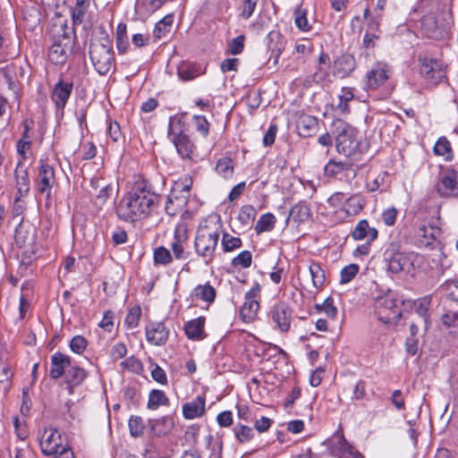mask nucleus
Masks as SVG:
<instances>
[{
	"label": "nucleus",
	"instance_id": "nucleus-36",
	"mask_svg": "<svg viewBox=\"0 0 458 458\" xmlns=\"http://www.w3.org/2000/svg\"><path fill=\"white\" fill-rule=\"evenodd\" d=\"M233 432L234 437L240 444H246L251 441L254 438L255 433L252 428L243 425L242 423H237L233 428Z\"/></svg>",
	"mask_w": 458,
	"mask_h": 458
},
{
	"label": "nucleus",
	"instance_id": "nucleus-33",
	"mask_svg": "<svg viewBox=\"0 0 458 458\" xmlns=\"http://www.w3.org/2000/svg\"><path fill=\"white\" fill-rule=\"evenodd\" d=\"M173 420L169 417L148 420L150 432L155 436H163L169 432L173 428Z\"/></svg>",
	"mask_w": 458,
	"mask_h": 458
},
{
	"label": "nucleus",
	"instance_id": "nucleus-58",
	"mask_svg": "<svg viewBox=\"0 0 458 458\" xmlns=\"http://www.w3.org/2000/svg\"><path fill=\"white\" fill-rule=\"evenodd\" d=\"M193 123L197 131L207 137L209 132V123L204 115H194Z\"/></svg>",
	"mask_w": 458,
	"mask_h": 458
},
{
	"label": "nucleus",
	"instance_id": "nucleus-31",
	"mask_svg": "<svg viewBox=\"0 0 458 458\" xmlns=\"http://www.w3.org/2000/svg\"><path fill=\"white\" fill-rule=\"evenodd\" d=\"M433 152L436 156L442 157L446 162L452 161L454 157L451 142L445 136L437 139L433 147Z\"/></svg>",
	"mask_w": 458,
	"mask_h": 458
},
{
	"label": "nucleus",
	"instance_id": "nucleus-27",
	"mask_svg": "<svg viewBox=\"0 0 458 458\" xmlns=\"http://www.w3.org/2000/svg\"><path fill=\"white\" fill-rule=\"evenodd\" d=\"M352 236L357 241L367 240L374 242L378 236V232L375 227H370L366 219H363L358 222L352 232Z\"/></svg>",
	"mask_w": 458,
	"mask_h": 458
},
{
	"label": "nucleus",
	"instance_id": "nucleus-14",
	"mask_svg": "<svg viewBox=\"0 0 458 458\" xmlns=\"http://www.w3.org/2000/svg\"><path fill=\"white\" fill-rule=\"evenodd\" d=\"M261 291V287L259 283L255 284L245 293V301L240 310V316L245 322L253 320L259 309V302L257 300Z\"/></svg>",
	"mask_w": 458,
	"mask_h": 458
},
{
	"label": "nucleus",
	"instance_id": "nucleus-59",
	"mask_svg": "<svg viewBox=\"0 0 458 458\" xmlns=\"http://www.w3.org/2000/svg\"><path fill=\"white\" fill-rule=\"evenodd\" d=\"M87 344L88 341L84 336L75 335L70 342V348L73 352L81 354L85 351Z\"/></svg>",
	"mask_w": 458,
	"mask_h": 458
},
{
	"label": "nucleus",
	"instance_id": "nucleus-26",
	"mask_svg": "<svg viewBox=\"0 0 458 458\" xmlns=\"http://www.w3.org/2000/svg\"><path fill=\"white\" fill-rule=\"evenodd\" d=\"M205 397L199 395L182 405V414L187 420L199 418L205 413Z\"/></svg>",
	"mask_w": 458,
	"mask_h": 458
},
{
	"label": "nucleus",
	"instance_id": "nucleus-18",
	"mask_svg": "<svg viewBox=\"0 0 458 458\" xmlns=\"http://www.w3.org/2000/svg\"><path fill=\"white\" fill-rule=\"evenodd\" d=\"M333 75L339 79L349 77L356 69L355 57L351 54H342L333 62Z\"/></svg>",
	"mask_w": 458,
	"mask_h": 458
},
{
	"label": "nucleus",
	"instance_id": "nucleus-52",
	"mask_svg": "<svg viewBox=\"0 0 458 458\" xmlns=\"http://www.w3.org/2000/svg\"><path fill=\"white\" fill-rule=\"evenodd\" d=\"M256 214L257 212L253 206H242L238 214V220L242 225H248L254 221Z\"/></svg>",
	"mask_w": 458,
	"mask_h": 458
},
{
	"label": "nucleus",
	"instance_id": "nucleus-61",
	"mask_svg": "<svg viewBox=\"0 0 458 458\" xmlns=\"http://www.w3.org/2000/svg\"><path fill=\"white\" fill-rule=\"evenodd\" d=\"M127 352V347L123 343H116L111 349L110 356L114 361H116L125 357Z\"/></svg>",
	"mask_w": 458,
	"mask_h": 458
},
{
	"label": "nucleus",
	"instance_id": "nucleus-47",
	"mask_svg": "<svg viewBox=\"0 0 458 458\" xmlns=\"http://www.w3.org/2000/svg\"><path fill=\"white\" fill-rule=\"evenodd\" d=\"M354 98L353 90L351 88L344 87L342 89V92L339 95V103L337 109L342 113H349L350 107L348 103Z\"/></svg>",
	"mask_w": 458,
	"mask_h": 458
},
{
	"label": "nucleus",
	"instance_id": "nucleus-50",
	"mask_svg": "<svg viewBox=\"0 0 458 458\" xmlns=\"http://www.w3.org/2000/svg\"><path fill=\"white\" fill-rule=\"evenodd\" d=\"M352 446V445L346 441L344 436L341 434L337 436L336 442L333 444L332 451L335 455L344 458Z\"/></svg>",
	"mask_w": 458,
	"mask_h": 458
},
{
	"label": "nucleus",
	"instance_id": "nucleus-9",
	"mask_svg": "<svg viewBox=\"0 0 458 458\" xmlns=\"http://www.w3.org/2000/svg\"><path fill=\"white\" fill-rule=\"evenodd\" d=\"M192 180L189 176L182 178L173 188L166 198L165 212L169 216H175L182 211L188 203Z\"/></svg>",
	"mask_w": 458,
	"mask_h": 458
},
{
	"label": "nucleus",
	"instance_id": "nucleus-54",
	"mask_svg": "<svg viewBox=\"0 0 458 458\" xmlns=\"http://www.w3.org/2000/svg\"><path fill=\"white\" fill-rule=\"evenodd\" d=\"M294 23L296 27L301 31H310L311 25L309 23L307 19V13L305 10L297 8L294 11Z\"/></svg>",
	"mask_w": 458,
	"mask_h": 458
},
{
	"label": "nucleus",
	"instance_id": "nucleus-1",
	"mask_svg": "<svg viewBox=\"0 0 458 458\" xmlns=\"http://www.w3.org/2000/svg\"><path fill=\"white\" fill-rule=\"evenodd\" d=\"M159 198L160 196L152 191L148 181L139 180L120 199L116 207V215L124 222L135 224L150 216L158 205Z\"/></svg>",
	"mask_w": 458,
	"mask_h": 458
},
{
	"label": "nucleus",
	"instance_id": "nucleus-40",
	"mask_svg": "<svg viewBox=\"0 0 458 458\" xmlns=\"http://www.w3.org/2000/svg\"><path fill=\"white\" fill-rule=\"evenodd\" d=\"M174 22V15L167 14L162 18L155 26L153 34L157 39H160L170 31Z\"/></svg>",
	"mask_w": 458,
	"mask_h": 458
},
{
	"label": "nucleus",
	"instance_id": "nucleus-34",
	"mask_svg": "<svg viewBox=\"0 0 458 458\" xmlns=\"http://www.w3.org/2000/svg\"><path fill=\"white\" fill-rule=\"evenodd\" d=\"M267 47L270 52L283 53L285 41L282 34L277 30L270 31L267 36Z\"/></svg>",
	"mask_w": 458,
	"mask_h": 458
},
{
	"label": "nucleus",
	"instance_id": "nucleus-28",
	"mask_svg": "<svg viewBox=\"0 0 458 458\" xmlns=\"http://www.w3.org/2000/svg\"><path fill=\"white\" fill-rule=\"evenodd\" d=\"M205 321L206 318L204 317H199L188 321L184 325V332L187 337L194 341L203 340L206 337L204 332Z\"/></svg>",
	"mask_w": 458,
	"mask_h": 458
},
{
	"label": "nucleus",
	"instance_id": "nucleus-7",
	"mask_svg": "<svg viewBox=\"0 0 458 458\" xmlns=\"http://www.w3.org/2000/svg\"><path fill=\"white\" fill-rule=\"evenodd\" d=\"M403 301L393 293L376 300L375 307L378 320L384 324H396L402 316Z\"/></svg>",
	"mask_w": 458,
	"mask_h": 458
},
{
	"label": "nucleus",
	"instance_id": "nucleus-45",
	"mask_svg": "<svg viewBox=\"0 0 458 458\" xmlns=\"http://www.w3.org/2000/svg\"><path fill=\"white\" fill-rule=\"evenodd\" d=\"M12 377L13 373L10 367L3 364L0 371V394L4 395L10 390L12 387Z\"/></svg>",
	"mask_w": 458,
	"mask_h": 458
},
{
	"label": "nucleus",
	"instance_id": "nucleus-48",
	"mask_svg": "<svg viewBox=\"0 0 458 458\" xmlns=\"http://www.w3.org/2000/svg\"><path fill=\"white\" fill-rule=\"evenodd\" d=\"M189 230L186 225L179 224L175 226L171 244L188 245Z\"/></svg>",
	"mask_w": 458,
	"mask_h": 458
},
{
	"label": "nucleus",
	"instance_id": "nucleus-57",
	"mask_svg": "<svg viewBox=\"0 0 458 458\" xmlns=\"http://www.w3.org/2000/svg\"><path fill=\"white\" fill-rule=\"evenodd\" d=\"M165 2V0H139L138 6L145 13H151L158 10Z\"/></svg>",
	"mask_w": 458,
	"mask_h": 458
},
{
	"label": "nucleus",
	"instance_id": "nucleus-22",
	"mask_svg": "<svg viewBox=\"0 0 458 458\" xmlns=\"http://www.w3.org/2000/svg\"><path fill=\"white\" fill-rule=\"evenodd\" d=\"M365 206V200L362 196L353 194L344 200V205L341 208L337 214L340 215L342 220L357 216Z\"/></svg>",
	"mask_w": 458,
	"mask_h": 458
},
{
	"label": "nucleus",
	"instance_id": "nucleus-35",
	"mask_svg": "<svg viewBox=\"0 0 458 458\" xmlns=\"http://www.w3.org/2000/svg\"><path fill=\"white\" fill-rule=\"evenodd\" d=\"M169 404V399L165 395V392L158 389H153L148 394V400L147 407L149 410H157L160 406H165Z\"/></svg>",
	"mask_w": 458,
	"mask_h": 458
},
{
	"label": "nucleus",
	"instance_id": "nucleus-11",
	"mask_svg": "<svg viewBox=\"0 0 458 458\" xmlns=\"http://www.w3.org/2000/svg\"><path fill=\"white\" fill-rule=\"evenodd\" d=\"M358 161L359 158L346 156L339 159L332 158L324 167L325 175L328 177L343 175L346 180L353 179L360 168Z\"/></svg>",
	"mask_w": 458,
	"mask_h": 458
},
{
	"label": "nucleus",
	"instance_id": "nucleus-24",
	"mask_svg": "<svg viewBox=\"0 0 458 458\" xmlns=\"http://www.w3.org/2000/svg\"><path fill=\"white\" fill-rule=\"evenodd\" d=\"M64 377L69 394H72L74 393V388L81 385L87 377V372L83 368L77 364H72Z\"/></svg>",
	"mask_w": 458,
	"mask_h": 458
},
{
	"label": "nucleus",
	"instance_id": "nucleus-25",
	"mask_svg": "<svg viewBox=\"0 0 458 458\" xmlns=\"http://www.w3.org/2000/svg\"><path fill=\"white\" fill-rule=\"evenodd\" d=\"M311 216V210L306 201H299L293 206L286 218V224L292 220L296 225L306 222Z\"/></svg>",
	"mask_w": 458,
	"mask_h": 458
},
{
	"label": "nucleus",
	"instance_id": "nucleus-6",
	"mask_svg": "<svg viewBox=\"0 0 458 458\" xmlns=\"http://www.w3.org/2000/svg\"><path fill=\"white\" fill-rule=\"evenodd\" d=\"M89 56L93 66L100 75L107 74L114 66V51L111 42L106 38L90 43Z\"/></svg>",
	"mask_w": 458,
	"mask_h": 458
},
{
	"label": "nucleus",
	"instance_id": "nucleus-30",
	"mask_svg": "<svg viewBox=\"0 0 458 458\" xmlns=\"http://www.w3.org/2000/svg\"><path fill=\"white\" fill-rule=\"evenodd\" d=\"M439 233V227L430 224H422L418 228L417 236L420 242V244L428 246L430 245L437 238Z\"/></svg>",
	"mask_w": 458,
	"mask_h": 458
},
{
	"label": "nucleus",
	"instance_id": "nucleus-20",
	"mask_svg": "<svg viewBox=\"0 0 458 458\" xmlns=\"http://www.w3.org/2000/svg\"><path fill=\"white\" fill-rule=\"evenodd\" d=\"M72 364L71 357L59 352H55L50 358V377L59 379L64 377Z\"/></svg>",
	"mask_w": 458,
	"mask_h": 458
},
{
	"label": "nucleus",
	"instance_id": "nucleus-3",
	"mask_svg": "<svg viewBox=\"0 0 458 458\" xmlns=\"http://www.w3.org/2000/svg\"><path fill=\"white\" fill-rule=\"evenodd\" d=\"M53 43L48 50V58L54 64H64L74 45V31L65 22L54 24Z\"/></svg>",
	"mask_w": 458,
	"mask_h": 458
},
{
	"label": "nucleus",
	"instance_id": "nucleus-15",
	"mask_svg": "<svg viewBox=\"0 0 458 458\" xmlns=\"http://www.w3.org/2000/svg\"><path fill=\"white\" fill-rule=\"evenodd\" d=\"M392 68L386 63L377 62L366 73V87L369 89H376L383 85L391 76Z\"/></svg>",
	"mask_w": 458,
	"mask_h": 458
},
{
	"label": "nucleus",
	"instance_id": "nucleus-16",
	"mask_svg": "<svg viewBox=\"0 0 458 458\" xmlns=\"http://www.w3.org/2000/svg\"><path fill=\"white\" fill-rule=\"evenodd\" d=\"M39 163L38 178L36 180L37 189L40 194H46L49 198L55 180V171L47 163L42 160Z\"/></svg>",
	"mask_w": 458,
	"mask_h": 458
},
{
	"label": "nucleus",
	"instance_id": "nucleus-29",
	"mask_svg": "<svg viewBox=\"0 0 458 458\" xmlns=\"http://www.w3.org/2000/svg\"><path fill=\"white\" fill-rule=\"evenodd\" d=\"M204 73L201 66L195 63L181 62L177 66V75L182 81H190Z\"/></svg>",
	"mask_w": 458,
	"mask_h": 458
},
{
	"label": "nucleus",
	"instance_id": "nucleus-53",
	"mask_svg": "<svg viewBox=\"0 0 458 458\" xmlns=\"http://www.w3.org/2000/svg\"><path fill=\"white\" fill-rule=\"evenodd\" d=\"M120 366L123 369L135 374H140L143 370V365L141 361L133 355L123 360Z\"/></svg>",
	"mask_w": 458,
	"mask_h": 458
},
{
	"label": "nucleus",
	"instance_id": "nucleus-43",
	"mask_svg": "<svg viewBox=\"0 0 458 458\" xmlns=\"http://www.w3.org/2000/svg\"><path fill=\"white\" fill-rule=\"evenodd\" d=\"M242 245L241 238L235 237L229 233H224L221 238V246L225 252H231L240 249Z\"/></svg>",
	"mask_w": 458,
	"mask_h": 458
},
{
	"label": "nucleus",
	"instance_id": "nucleus-60",
	"mask_svg": "<svg viewBox=\"0 0 458 458\" xmlns=\"http://www.w3.org/2000/svg\"><path fill=\"white\" fill-rule=\"evenodd\" d=\"M442 287L450 300L458 301V279L446 281Z\"/></svg>",
	"mask_w": 458,
	"mask_h": 458
},
{
	"label": "nucleus",
	"instance_id": "nucleus-2",
	"mask_svg": "<svg viewBox=\"0 0 458 458\" xmlns=\"http://www.w3.org/2000/svg\"><path fill=\"white\" fill-rule=\"evenodd\" d=\"M222 225L219 221H204L196 230L194 250L205 265H210L216 257Z\"/></svg>",
	"mask_w": 458,
	"mask_h": 458
},
{
	"label": "nucleus",
	"instance_id": "nucleus-10",
	"mask_svg": "<svg viewBox=\"0 0 458 458\" xmlns=\"http://www.w3.org/2000/svg\"><path fill=\"white\" fill-rule=\"evenodd\" d=\"M340 131L336 136V149L338 153L349 157H360V141L357 139V131L344 123H339Z\"/></svg>",
	"mask_w": 458,
	"mask_h": 458
},
{
	"label": "nucleus",
	"instance_id": "nucleus-63",
	"mask_svg": "<svg viewBox=\"0 0 458 458\" xmlns=\"http://www.w3.org/2000/svg\"><path fill=\"white\" fill-rule=\"evenodd\" d=\"M114 314L111 310H106L104 312L102 320L99 322L98 326L103 328L106 332H111L114 327Z\"/></svg>",
	"mask_w": 458,
	"mask_h": 458
},
{
	"label": "nucleus",
	"instance_id": "nucleus-5",
	"mask_svg": "<svg viewBox=\"0 0 458 458\" xmlns=\"http://www.w3.org/2000/svg\"><path fill=\"white\" fill-rule=\"evenodd\" d=\"M415 258L414 253L403 251L401 246L394 242H390L384 252L387 270L394 274L411 273L414 269Z\"/></svg>",
	"mask_w": 458,
	"mask_h": 458
},
{
	"label": "nucleus",
	"instance_id": "nucleus-44",
	"mask_svg": "<svg viewBox=\"0 0 458 458\" xmlns=\"http://www.w3.org/2000/svg\"><path fill=\"white\" fill-rule=\"evenodd\" d=\"M173 257L170 250L164 246H159L154 250L153 260L155 265L167 266L173 262Z\"/></svg>",
	"mask_w": 458,
	"mask_h": 458
},
{
	"label": "nucleus",
	"instance_id": "nucleus-21",
	"mask_svg": "<svg viewBox=\"0 0 458 458\" xmlns=\"http://www.w3.org/2000/svg\"><path fill=\"white\" fill-rule=\"evenodd\" d=\"M168 335L169 331L162 322H150L146 327V338L151 344H165Z\"/></svg>",
	"mask_w": 458,
	"mask_h": 458
},
{
	"label": "nucleus",
	"instance_id": "nucleus-56",
	"mask_svg": "<svg viewBox=\"0 0 458 458\" xmlns=\"http://www.w3.org/2000/svg\"><path fill=\"white\" fill-rule=\"evenodd\" d=\"M252 255L249 250H243L240 252L232 260V264L235 267L240 266L242 268H248L251 266Z\"/></svg>",
	"mask_w": 458,
	"mask_h": 458
},
{
	"label": "nucleus",
	"instance_id": "nucleus-62",
	"mask_svg": "<svg viewBox=\"0 0 458 458\" xmlns=\"http://www.w3.org/2000/svg\"><path fill=\"white\" fill-rule=\"evenodd\" d=\"M229 52L232 55H239L243 51L244 48V37L238 36L232 39L228 45Z\"/></svg>",
	"mask_w": 458,
	"mask_h": 458
},
{
	"label": "nucleus",
	"instance_id": "nucleus-41",
	"mask_svg": "<svg viewBox=\"0 0 458 458\" xmlns=\"http://www.w3.org/2000/svg\"><path fill=\"white\" fill-rule=\"evenodd\" d=\"M309 271L311 276L312 284L315 288H321L326 280L325 272L318 262H311L309 267Z\"/></svg>",
	"mask_w": 458,
	"mask_h": 458
},
{
	"label": "nucleus",
	"instance_id": "nucleus-37",
	"mask_svg": "<svg viewBox=\"0 0 458 458\" xmlns=\"http://www.w3.org/2000/svg\"><path fill=\"white\" fill-rule=\"evenodd\" d=\"M276 222V218L272 213L263 214L255 225V232L258 234L265 232H270L275 228Z\"/></svg>",
	"mask_w": 458,
	"mask_h": 458
},
{
	"label": "nucleus",
	"instance_id": "nucleus-51",
	"mask_svg": "<svg viewBox=\"0 0 458 458\" xmlns=\"http://www.w3.org/2000/svg\"><path fill=\"white\" fill-rule=\"evenodd\" d=\"M141 317V309L136 305L131 308L125 317L124 324L127 328L133 329L139 326V322Z\"/></svg>",
	"mask_w": 458,
	"mask_h": 458
},
{
	"label": "nucleus",
	"instance_id": "nucleus-12",
	"mask_svg": "<svg viewBox=\"0 0 458 458\" xmlns=\"http://www.w3.org/2000/svg\"><path fill=\"white\" fill-rule=\"evenodd\" d=\"M420 74L430 84H437L445 78L443 64L436 58L420 57Z\"/></svg>",
	"mask_w": 458,
	"mask_h": 458
},
{
	"label": "nucleus",
	"instance_id": "nucleus-19",
	"mask_svg": "<svg viewBox=\"0 0 458 458\" xmlns=\"http://www.w3.org/2000/svg\"><path fill=\"white\" fill-rule=\"evenodd\" d=\"M73 89L72 81L59 80L53 88L51 99L55 106L64 109L72 95Z\"/></svg>",
	"mask_w": 458,
	"mask_h": 458
},
{
	"label": "nucleus",
	"instance_id": "nucleus-55",
	"mask_svg": "<svg viewBox=\"0 0 458 458\" xmlns=\"http://www.w3.org/2000/svg\"><path fill=\"white\" fill-rule=\"evenodd\" d=\"M360 267L357 264L345 266L340 272V283H350L358 274Z\"/></svg>",
	"mask_w": 458,
	"mask_h": 458
},
{
	"label": "nucleus",
	"instance_id": "nucleus-64",
	"mask_svg": "<svg viewBox=\"0 0 458 458\" xmlns=\"http://www.w3.org/2000/svg\"><path fill=\"white\" fill-rule=\"evenodd\" d=\"M381 216L386 225L392 226L394 225L396 220L397 209L394 207L388 208L382 212Z\"/></svg>",
	"mask_w": 458,
	"mask_h": 458
},
{
	"label": "nucleus",
	"instance_id": "nucleus-17",
	"mask_svg": "<svg viewBox=\"0 0 458 458\" xmlns=\"http://www.w3.org/2000/svg\"><path fill=\"white\" fill-rule=\"evenodd\" d=\"M437 191L442 197L458 196V173L454 169L446 170L437 185Z\"/></svg>",
	"mask_w": 458,
	"mask_h": 458
},
{
	"label": "nucleus",
	"instance_id": "nucleus-49",
	"mask_svg": "<svg viewBox=\"0 0 458 458\" xmlns=\"http://www.w3.org/2000/svg\"><path fill=\"white\" fill-rule=\"evenodd\" d=\"M315 309L319 312H324L329 318H335L338 310L334 304V299L329 296L327 297L323 303L316 304Z\"/></svg>",
	"mask_w": 458,
	"mask_h": 458
},
{
	"label": "nucleus",
	"instance_id": "nucleus-4",
	"mask_svg": "<svg viewBox=\"0 0 458 458\" xmlns=\"http://www.w3.org/2000/svg\"><path fill=\"white\" fill-rule=\"evenodd\" d=\"M39 445L42 453L47 456H53V458H74L73 451L63 439L56 428H45Z\"/></svg>",
	"mask_w": 458,
	"mask_h": 458
},
{
	"label": "nucleus",
	"instance_id": "nucleus-39",
	"mask_svg": "<svg viewBox=\"0 0 458 458\" xmlns=\"http://www.w3.org/2000/svg\"><path fill=\"white\" fill-rule=\"evenodd\" d=\"M91 0H76L75 6L72 9V19L73 25L81 24L84 15L89 6Z\"/></svg>",
	"mask_w": 458,
	"mask_h": 458
},
{
	"label": "nucleus",
	"instance_id": "nucleus-32",
	"mask_svg": "<svg viewBox=\"0 0 458 458\" xmlns=\"http://www.w3.org/2000/svg\"><path fill=\"white\" fill-rule=\"evenodd\" d=\"M191 296L197 300H201L208 304L213 303L216 296V289L210 284L209 282L204 284H199L197 285L192 293Z\"/></svg>",
	"mask_w": 458,
	"mask_h": 458
},
{
	"label": "nucleus",
	"instance_id": "nucleus-46",
	"mask_svg": "<svg viewBox=\"0 0 458 458\" xmlns=\"http://www.w3.org/2000/svg\"><path fill=\"white\" fill-rule=\"evenodd\" d=\"M128 427L131 437H140L143 435V430L145 428L144 420L140 416L132 415L129 419Z\"/></svg>",
	"mask_w": 458,
	"mask_h": 458
},
{
	"label": "nucleus",
	"instance_id": "nucleus-42",
	"mask_svg": "<svg viewBox=\"0 0 458 458\" xmlns=\"http://www.w3.org/2000/svg\"><path fill=\"white\" fill-rule=\"evenodd\" d=\"M233 169V160L228 157H224L216 162V172L225 179L232 177Z\"/></svg>",
	"mask_w": 458,
	"mask_h": 458
},
{
	"label": "nucleus",
	"instance_id": "nucleus-8",
	"mask_svg": "<svg viewBox=\"0 0 458 458\" xmlns=\"http://www.w3.org/2000/svg\"><path fill=\"white\" fill-rule=\"evenodd\" d=\"M168 136L182 159L192 160L194 158L196 147L189 136L183 132V123L181 120L170 119Z\"/></svg>",
	"mask_w": 458,
	"mask_h": 458
},
{
	"label": "nucleus",
	"instance_id": "nucleus-38",
	"mask_svg": "<svg viewBox=\"0 0 458 458\" xmlns=\"http://www.w3.org/2000/svg\"><path fill=\"white\" fill-rule=\"evenodd\" d=\"M431 304V297L430 296H425L422 298L418 299L414 302V308L415 311L418 313V315L423 318L425 327L428 328L429 325V313L428 309Z\"/></svg>",
	"mask_w": 458,
	"mask_h": 458
},
{
	"label": "nucleus",
	"instance_id": "nucleus-13",
	"mask_svg": "<svg viewBox=\"0 0 458 458\" xmlns=\"http://www.w3.org/2000/svg\"><path fill=\"white\" fill-rule=\"evenodd\" d=\"M292 312L291 307L286 302L280 301L271 308L268 317L274 323L275 328L285 333L290 329Z\"/></svg>",
	"mask_w": 458,
	"mask_h": 458
},
{
	"label": "nucleus",
	"instance_id": "nucleus-23",
	"mask_svg": "<svg viewBox=\"0 0 458 458\" xmlns=\"http://www.w3.org/2000/svg\"><path fill=\"white\" fill-rule=\"evenodd\" d=\"M14 177L17 189L16 200H18L20 198L27 196L30 189L28 170L25 167L23 161L18 162L14 171Z\"/></svg>",
	"mask_w": 458,
	"mask_h": 458
}]
</instances>
